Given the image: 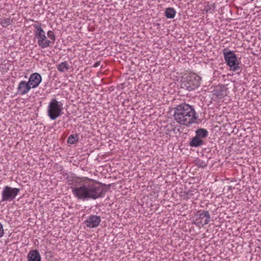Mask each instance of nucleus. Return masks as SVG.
I'll list each match as a JSON object with an SVG mask.
<instances>
[{"mask_svg": "<svg viewBox=\"0 0 261 261\" xmlns=\"http://www.w3.org/2000/svg\"><path fill=\"white\" fill-rule=\"evenodd\" d=\"M196 133L197 136L199 138H205L208 135V132L206 129L203 128L198 129Z\"/></svg>", "mask_w": 261, "mask_h": 261, "instance_id": "20", "label": "nucleus"}, {"mask_svg": "<svg viewBox=\"0 0 261 261\" xmlns=\"http://www.w3.org/2000/svg\"><path fill=\"white\" fill-rule=\"evenodd\" d=\"M200 80L201 77L199 75L193 73L186 77L182 86L188 91H193L200 86Z\"/></svg>", "mask_w": 261, "mask_h": 261, "instance_id": "6", "label": "nucleus"}, {"mask_svg": "<svg viewBox=\"0 0 261 261\" xmlns=\"http://www.w3.org/2000/svg\"><path fill=\"white\" fill-rule=\"evenodd\" d=\"M100 222L101 218L100 216L91 215L86 218L84 222V224L87 228H93L98 226Z\"/></svg>", "mask_w": 261, "mask_h": 261, "instance_id": "9", "label": "nucleus"}, {"mask_svg": "<svg viewBox=\"0 0 261 261\" xmlns=\"http://www.w3.org/2000/svg\"><path fill=\"white\" fill-rule=\"evenodd\" d=\"M32 89L28 82L25 81H20L18 85L17 91L20 95H24L27 94Z\"/></svg>", "mask_w": 261, "mask_h": 261, "instance_id": "11", "label": "nucleus"}, {"mask_svg": "<svg viewBox=\"0 0 261 261\" xmlns=\"http://www.w3.org/2000/svg\"><path fill=\"white\" fill-rule=\"evenodd\" d=\"M214 95L217 97L221 98L227 95V92L225 89L223 88H217L213 91Z\"/></svg>", "mask_w": 261, "mask_h": 261, "instance_id": "13", "label": "nucleus"}, {"mask_svg": "<svg viewBox=\"0 0 261 261\" xmlns=\"http://www.w3.org/2000/svg\"><path fill=\"white\" fill-rule=\"evenodd\" d=\"M63 104L56 99H53L47 107V115L51 120H55L62 113Z\"/></svg>", "mask_w": 261, "mask_h": 261, "instance_id": "4", "label": "nucleus"}, {"mask_svg": "<svg viewBox=\"0 0 261 261\" xmlns=\"http://www.w3.org/2000/svg\"><path fill=\"white\" fill-rule=\"evenodd\" d=\"M176 12L172 8H168L165 10V15L168 18H173L175 15Z\"/></svg>", "mask_w": 261, "mask_h": 261, "instance_id": "17", "label": "nucleus"}, {"mask_svg": "<svg viewBox=\"0 0 261 261\" xmlns=\"http://www.w3.org/2000/svg\"><path fill=\"white\" fill-rule=\"evenodd\" d=\"M193 223L198 226L207 224L210 220V215L208 211H198L192 218Z\"/></svg>", "mask_w": 261, "mask_h": 261, "instance_id": "7", "label": "nucleus"}, {"mask_svg": "<svg viewBox=\"0 0 261 261\" xmlns=\"http://www.w3.org/2000/svg\"><path fill=\"white\" fill-rule=\"evenodd\" d=\"M223 56L225 62L230 70L236 71L240 69L239 61L237 55L233 51L225 49L223 51Z\"/></svg>", "mask_w": 261, "mask_h": 261, "instance_id": "5", "label": "nucleus"}, {"mask_svg": "<svg viewBox=\"0 0 261 261\" xmlns=\"http://www.w3.org/2000/svg\"><path fill=\"white\" fill-rule=\"evenodd\" d=\"M34 27V39L37 41V44L40 48H46L54 44L56 37L52 31H48L46 36L41 24H35Z\"/></svg>", "mask_w": 261, "mask_h": 261, "instance_id": "3", "label": "nucleus"}, {"mask_svg": "<svg viewBox=\"0 0 261 261\" xmlns=\"http://www.w3.org/2000/svg\"><path fill=\"white\" fill-rule=\"evenodd\" d=\"M79 135L77 134L70 135L67 139V143L69 144H74L78 142Z\"/></svg>", "mask_w": 261, "mask_h": 261, "instance_id": "15", "label": "nucleus"}, {"mask_svg": "<svg viewBox=\"0 0 261 261\" xmlns=\"http://www.w3.org/2000/svg\"><path fill=\"white\" fill-rule=\"evenodd\" d=\"M19 189L12 188L9 186H6L4 188L2 192V201H11L13 200L18 194Z\"/></svg>", "mask_w": 261, "mask_h": 261, "instance_id": "8", "label": "nucleus"}, {"mask_svg": "<svg viewBox=\"0 0 261 261\" xmlns=\"http://www.w3.org/2000/svg\"><path fill=\"white\" fill-rule=\"evenodd\" d=\"M69 65L66 61L62 62L57 65V68L61 72H64L69 69Z\"/></svg>", "mask_w": 261, "mask_h": 261, "instance_id": "14", "label": "nucleus"}, {"mask_svg": "<svg viewBox=\"0 0 261 261\" xmlns=\"http://www.w3.org/2000/svg\"><path fill=\"white\" fill-rule=\"evenodd\" d=\"M202 144L203 141H202V140L200 138L197 137L194 138L190 143L191 146L193 147L200 146L202 145Z\"/></svg>", "mask_w": 261, "mask_h": 261, "instance_id": "16", "label": "nucleus"}, {"mask_svg": "<svg viewBox=\"0 0 261 261\" xmlns=\"http://www.w3.org/2000/svg\"><path fill=\"white\" fill-rule=\"evenodd\" d=\"M72 192L77 198L88 200L102 197L105 194L106 189L102 186L90 180L72 188Z\"/></svg>", "mask_w": 261, "mask_h": 261, "instance_id": "1", "label": "nucleus"}, {"mask_svg": "<svg viewBox=\"0 0 261 261\" xmlns=\"http://www.w3.org/2000/svg\"><path fill=\"white\" fill-rule=\"evenodd\" d=\"M28 261H41V257L37 250H30L27 255Z\"/></svg>", "mask_w": 261, "mask_h": 261, "instance_id": "12", "label": "nucleus"}, {"mask_svg": "<svg viewBox=\"0 0 261 261\" xmlns=\"http://www.w3.org/2000/svg\"><path fill=\"white\" fill-rule=\"evenodd\" d=\"M173 116L177 123L187 126L196 123L197 120L194 108L185 102L178 105L175 108Z\"/></svg>", "mask_w": 261, "mask_h": 261, "instance_id": "2", "label": "nucleus"}, {"mask_svg": "<svg viewBox=\"0 0 261 261\" xmlns=\"http://www.w3.org/2000/svg\"><path fill=\"white\" fill-rule=\"evenodd\" d=\"M195 163L197 166H198L199 167H205L206 165L205 162H204L203 161H202L201 160H199V159L196 160Z\"/></svg>", "mask_w": 261, "mask_h": 261, "instance_id": "21", "label": "nucleus"}, {"mask_svg": "<svg viewBox=\"0 0 261 261\" xmlns=\"http://www.w3.org/2000/svg\"><path fill=\"white\" fill-rule=\"evenodd\" d=\"M12 22V20L10 18H0V24L3 27H7Z\"/></svg>", "mask_w": 261, "mask_h": 261, "instance_id": "19", "label": "nucleus"}, {"mask_svg": "<svg viewBox=\"0 0 261 261\" xmlns=\"http://www.w3.org/2000/svg\"><path fill=\"white\" fill-rule=\"evenodd\" d=\"M215 9V5L214 4H207L204 6L203 11L206 13H213Z\"/></svg>", "mask_w": 261, "mask_h": 261, "instance_id": "18", "label": "nucleus"}, {"mask_svg": "<svg viewBox=\"0 0 261 261\" xmlns=\"http://www.w3.org/2000/svg\"><path fill=\"white\" fill-rule=\"evenodd\" d=\"M4 234L3 225L0 223V238H2Z\"/></svg>", "mask_w": 261, "mask_h": 261, "instance_id": "22", "label": "nucleus"}, {"mask_svg": "<svg viewBox=\"0 0 261 261\" xmlns=\"http://www.w3.org/2000/svg\"><path fill=\"white\" fill-rule=\"evenodd\" d=\"M42 82V76L37 72L32 73L28 81L32 89L37 88Z\"/></svg>", "mask_w": 261, "mask_h": 261, "instance_id": "10", "label": "nucleus"}]
</instances>
